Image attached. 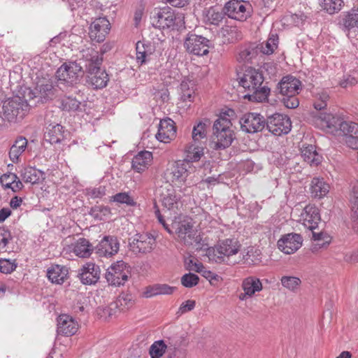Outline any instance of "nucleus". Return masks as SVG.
<instances>
[{"label":"nucleus","instance_id":"41","mask_svg":"<svg viewBox=\"0 0 358 358\" xmlns=\"http://www.w3.org/2000/svg\"><path fill=\"white\" fill-rule=\"evenodd\" d=\"M175 289L176 287H171L166 284H157L152 287H148L144 292V296L146 298H149L158 294H171Z\"/></svg>","mask_w":358,"mask_h":358},{"label":"nucleus","instance_id":"54","mask_svg":"<svg viewBox=\"0 0 358 358\" xmlns=\"http://www.w3.org/2000/svg\"><path fill=\"white\" fill-rule=\"evenodd\" d=\"M343 1L342 0H323L322 8L329 14L341 10Z\"/></svg>","mask_w":358,"mask_h":358},{"label":"nucleus","instance_id":"52","mask_svg":"<svg viewBox=\"0 0 358 358\" xmlns=\"http://www.w3.org/2000/svg\"><path fill=\"white\" fill-rule=\"evenodd\" d=\"M13 240L10 231L6 227H0V251L7 252L8 245Z\"/></svg>","mask_w":358,"mask_h":358},{"label":"nucleus","instance_id":"34","mask_svg":"<svg viewBox=\"0 0 358 358\" xmlns=\"http://www.w3.org/2000/svg\"><path fill=\"white\" fill-rule=\"evenodd\" d=\"M329 191V185L323 179L314 178L311 181L310 192L314 198L321 199Z\"/></svg>","mask_w":358,"mask_h":358},{"label":"nucleus","instance_id":"14","mask_svg":"<svg viewBox=\"0 0 358 358\" xmlns=\"http://www.w3.org/2000/svg\"><path fill=\"white\" fill-rule=\"evenodd\" d=\"M155 238L148 234H136L132 242L129 243V247L134 253L150 252L155 245Z\"/></svg>","mask_w":358,"mask_h":358},{"label":"nucleus","instance_id":"33","mask_svg":"<svg viewBox=\"0 0 358 358\" xmlns=\"http://www.w3.org/2000/svg\"><path fill=\"white\" fill-rule=\"evenodd\" d=\"M242 288L249 297H252L256 292H260L262 288V283L260 280L255 276H249L245 278L242 282Z\"/></svg>","mask_w":358,"mask_h":358},{"label":"nucleus","instance_id":"63","mask_svg":"<svg viewBox=\"0 0 358 358\" xmlns=\"http://www.w3.org/2000/svg\"><path fill=\"white\" fill-rule=\"evenodd\" d=\"M154 99L157 101H161L162 103H166L169 100V92L166 87L155 90L153 93Z\"/></svg>","mask_w":358,"mask_h":358},{"label":"nucleus","instance_id":"61","mask_svg":"<svg viewBox=\"0 0 358 358\" xmlns=\"http://www.w3.org/2000/svg\"><path fill=\"white\" fill-rule=\"evenodd\" d=\"M17 268L15 260L8 259H0V271L3 273H10Z\"/></svg>","mask_w":358,"mask_h":358},{"label":"nucleus","instance_id":"22","mask_svg":"<svg viewBox=\"0 0 358 358\" xmlns=\"http://www.w3.org/2000/svg\"><path fill=\"white\" fill-rule=\"evenodd\" d=\"M78 329V324L71 317L61 315L57 319V331L58 334L65 336L74 335Z\"/></svg>","mask_w":358,"mask_h":358},{"label":"nucleus","instance_id":"32","mask_svg":"<svg viewBox=\"0 0 358 358\" xmlns=\"http://www.w3.org/2000/svg\"><path fill=\"white\" fill-rule=\"evenodd\" d=\"M66 276L67 269L59 265H52L47 271V277L52 283L61 285Z\"/></svg>","mask_w":358,"mask_h":358},{"label":"nucleus","instance_id":"64","mask_svg":"<svg viewBox=\"0 0 358 358\" xmlns=\"http://www.w3.org/2000/svg\"><path fill=\"white\" fill-rule=\"evenodd\" d=\"M187 269L194 271L197 273H201L204 269L203 265L200 262H194L192 259H189L185 261Z\"/></svg>","mask_w":358,"mask_h":358},{"label":"nucleus","instance_id":"1","mask_svg":"<svg viewBox=\"0 0 358 358\" xmlns=\"http://www.w3.org/2000/svg\"><path fill=\"white\" fill-rule=\"evenodd\" d=\"M236 115L233 109H223L213 125L212 143L216 150L229 148L236 139L231 120Z\"/></svg>","mask_w":358,"mask_h":358},{"label":"nucleus","instance_id":"13","mask_svg":"<svg viewBox=\"0 0 358 358\" xmlns=\"http://www.w3.org/2000/svg\"><path fill=\"white\" fill-rule=\"evenodd\" d=\"M266 122L259 113H248L241 118L239 123L243 131L253 134L262 131L266 127Z\"/></svg>","mask_w":358,"mask_h":358},{"label":"nucleus","instance_id":"48","mask_svg":"<svg viewBox=\"0 0 358 358\" xmlns=\"http://www.w3.org/2000/svg\"><path fill=\"white\" fill-rule=\"evenodd\" d=\"M110 213V208L102 205L92 207L89 213L92 217L97 220H105Z\"/></svg>","mask_w":358,"mask_h":358},{"label":"nucleus","instance_id":"60","mask_svg":"<svg viewBox=\"0 0 358 358\" xmlns=\"http://www.w3.org/2000/svg\"><path fill=\"white\" fill-rule=\"evenodd\" d=\"M199 280V276L192 273H186L181 278L182 285L188 288L196 286L198 284Z\"/></svg>","mask_w":358,"mask_h":358},{"label":"nucleus","instance_id":"55","mask_svg":"<svg viewBox=\"0 0 358 358\" xmlns=\"http://www.w3.org/2000/svg\"><path fill=\"white\" fill-rule=\"evenodd\" d=\"M343 24L347 30L358 27V13L352 10L348 13L343 19Z\"/></svg>","mask_w":358,"mask_h":358},{"label":"nucleus","instance_id":"36","mask_svg":"<svg viewBox=\"0 0 358 358\" xmlns=\"http://www.w3.org/2000/svg\"><path fill=\"white\" fill-rule=\"evenodd\" d=\"M187 166L190 167L188 162H178L173 164L171 169V174L172 175V181L186 180L189 175Z\"/></svg>","mask_w":358,"mask_h":358},{"label":"nucleus","instance_id":"56","mask_svg":"<svg viewBox=\"0 0 358 358\" xmlns=\"http://www.w3.org/2000/svg\"><path fill=\"white\" fill-rule=\"evenodd\" d=\"M110 201L122 204H127L129 206H135L136 205V202L128 192L117 193L111 197Z\"/></svg>","mask_w":358,"mask_h":358},{"label":"nucleus","instance_id":"59","mask_svg":"<svg viewBox=\"0 0 358 358\" xmlns=\"http://www.w3.org/2000/svg\"><path fill=\"white\" fill-rule=\"evenodd\" d=\"M329 99V96L326 92H322L317 94L316 100L314 102V108L317 110L324 109L327 106V101Z\"/></svg>","mask_w":358,"mask_h":358},{"label":"nucleus","instance_id":"26","mask_svg":"<svg viewBox=\"0 0 358 358\" xmlns=\"http://www.w3.org/2000/svg\"><path fill=\"white\" fill-rule=\"evenodd\" d=\"M133 305L132 296L129 294H120L116 301L111 303L108 306L103 308V313L111 316L113 313L112 311L120 309L122 311L129 309Z\"/></svg>","mask_w":358,"mask_h":358},{"label":"nucleus","instance_id":"4","mask_svg":"<svg viewBox=\"0 0 358 358\" xmlns=\"http://www.w3.org/2000/svg\"><path fill=\"white\" fill-rule=\"evenodd\" d=\"M80 59L81 57L79 62H66L57 70L55 73L57 87L62 92H69V90L80 81V78L84 73L81 64L85 63L83 60Z\"/></svg>","mask_w":358,"mask_h":358},{"label":"nucleus","instance_id":"20","mask_svg":"<svg viewBox=\"0 0 358 358\" xmlns=\"http://www.w3.org/2000/svg\"><path fill=\"white\" fill-rule=\"evenodd\" d=\"M342 122L341 117L331 113H320L316 117V124L322 129L331 133L340 129Z\"/></svg>","mask_w":358,"mask_h":358},{"label":"nucleus","instance_id":"38","mask_svg":"<svg viewBox=\"0 0 358 358\" xmlns=\"http://www.w3.org/2000/svg\"><path fill=\"white\" fill-rule=\"evenodd\" d=\"M259 52V46L251 44L243 47L240 51L237 59L240 62H250Z\"/></svg>","mask_w":358,"mask_h":358},{"label":"nucleus","instance_id":"3","mask_svg":"<svg viewBox=\"0 0 358 358\" xmlns=\"http://www.w3.org/2000/svg\"><path fill=\"white\" fill-rule=\"evenodd\" d=\"M85 62L87 83L94 89H102L107 85L109 80L105 70L101 69L103 58L99 56L98 51L94 48H87L81 51V59Z\"/></svg>","mask_w":358,"mask_h":358},{"label":"nucleus","instance_id":"17","mask_svg":"<svg viewBox=\"0 0 358 358\" xmlns=\"http://www.w3.org/2000/svg\"><path fill=\"white\" fill-rule=\"evenodd\" d=\"M101 270L98 265L88 262L82 266L78 273V278L84 285H94L100 278Z\"/></svg>","mask_w":358,"mask_h":358},{"label":"nucleus","instance_id":"12","mask_svg":"<svg viewBox=\"0 0 358 358\" xmlns=\"http://www.w3.org/2000/svg\"><path fill=\"white\" fill-rule=\"evenodd\" d=\"M266 128L275 136L288 134L292 128V122L287 115L275 113L267 117Z\"/></svg>","mask_w":358,"mask_h":358},{"label":"nucleus","instance_id":"47","mask_svg":"<svg viewBox=\"0 0 358 358\" xmlns=\"http://www.w3.org/2000/svg\"><path fill=\"white\" fill-rule=\"evenodd\" d=\"M278 37L276 34H271L265 43H262L259 51L264 55H271L278 47Z\"/></svg>","mask_w":358,"mask_h":358},{"label":"nucleus","instance_id":"39","mask_svg":"<svg viewBox=\"0 0 358 358\" xmlns=\"http://www.w3.org/2000/svg\"><path fill=\"white\" fill-rule=\"evenodd\" d=\"M136 60L141 65L146 63L150 59L152 52L150 45H145V43L138 41L136 43Z\"/></svg>","mask_w":358,"mask_h":358},{"label":"nucleus","instance_id":"10","mask_svg":"<svg viewBox=\"0 0 358 358\" xmlns=\"http://www.w3.org/2000/svg\"><path fill=\"white\" fill-rule=\"evenodd\" d=\"M29 104L20 96L9 99L3 105V114L10 122L22 119L29 110Z\"/></svg>","mask_w":358,"mask_h":358},{"label":"nucleus","instance_id":"40","mask_svg":"<svg viewBox=\"0 0 358 358\" xmlns=\"http://www.w3.org/2000/svg\"><path fill=\"white\" fill-rule=\"evenodd\" d=\"M225 15L223 9L220 11L214 7H210L206 12L204 20L206 24L217 26L222 22Z\"/></svg>","mask_w":358,"mask_h":358},{"label":"nucleus","instance_id":"45","mask_svg":"<svg viewBox=\"0 0 358 358\" xmlns=\"http://www.w3.org/2000/svg\"><path fill=\"white\" fill-rule=\"evenodd\" d=\"M187 157L189 162H198L203 155L202 144L192 143L186 150Z\"/></svg>","mask_w":358,"mask_h":358},{"label":"nucleus","instance_id":"9","mask_svg":"<svg viewBox=\"0 0 358 358\" xmlns=\"http://www.w3.org/2000/svg\"><path fill=\"white\" fill-rule=\"evenodd\" d=\"M129 275V267L124 262L121 260L113 264L107 269L105 278L109 285L119 287L124 285L128 280Z\"/></svg>","mask_w":358,"mask_h":358},{"label":"nucleus","instance_id":"53","mask_svg":"<svg viewBox=\"0 0 358 358\" xmlns=\"http://www.w3.org/2000/svg\"><path fill=\"white\" fill-rule=\"evenodd\" d=\"M85 195L92 199H101L106 194V187L104 185L90 187L85 189Z\"/></svg>","mask_w":358,"mask_h":358},{"label":"nucleus","instance_id":"27","mask_svg":"<svg viewBox=\"0 0 358 358\" xmlns=\"http://www.w3.org/2000/svg\"><path fill=\"white\" fill-rule=\"evenodd\" d=\"M301 155L303 161L311 166H317L321 162L322 157L317 152L313 145H303L301 148Z\"/></svg>","mask_w":358,"mask_h":358},{"label":"nucleus","instance_id":"23","mask_svg":"<svg viewBox=\"0 0 358 358\" xmlns=\"http://www.w3.org/2000/svg\"><path fill=\"white\" fill-rule=\"evenodd\" d=\"M304 226L310 230L317 229L321 218L319 209L315 206H306L301 215Z\"/></svg>","mask_w":358,"mask_h":358},{"label":"nucleus","instance_id":"2","mask_svg":"<svg viewBox=\"0 0 358 358\" xmlns=\"http://www.w3.org/2000/svg\"><path fill=\"white\" fill-rule=\"evenodd\" d=\"M239 80L240 85L247 92V94L244 95L245 99L254 102L268 101L271 90L268 86L264 85V76L259 70L248 67L245 69L242 76L239 77Z\"/></svg>","mask_w":358,"mask_h":358},{"label":"nucleus","instance_id":"28","mask_svg":"<svg viewBox=\"0 0 358 358\" xmlns=\"http://www.w3.org/2000/svg\"><path fill=\"white\" fill-rule=\"evenodd\" d=\"M152 159V152L141 151L133 158L132 169L138 173H141L148 168Z\"/></svg>","mask_w":358,"mask_h":358},{"label":"nucleus","instance_id":"21","mask_svg":"<svg viewBox=\"0 0 358 358\" xmlns=\"http://www.w3.org/2000/svg\"><path fill=\"white\" fill-rule=\"evenodd\" d=\"M301 86V82L292 76H287L282 78L278 85V90L282 96L296 95Z\"/></svg>","mask_w":358,"mask_h":358},{"label":"nucleus","instance_id":"49","mask_svg":"<svg viewBox=\"0 0 358 358\" xmlns=\"http://www.w3.org/2000/svg\"><path fill=\"white\" fill-rule=\"evenodd\" d=\"M280 282L285 288L292 292H296L301 284V279L295 276L284 275L281 278Z\"/></svg>","mask_w":358,"mask_h":358},{"label":"nucleus","instance_id":"58","mask_svg":"<svg viewBox=\"0 0 358 358\" xmlns=\"http://www.w3.org/2000/svg\"><path fill=\"white\" fill-rule=\"evenodd\" d=\"M312 231V238L315 241H322V243L318 245L320 248L324 247L330 243L331 237L322 231H316L315 229L310 230Z\"/></svg>","mask_w":358,"mask_h":358},{"label":"nucleus","instance_id":"57","mask_svg":"<svg viewBox=\"0 0 358 358\" xmlns=\"http://www.w3.org/2000/svg\"><path fill=\"white\" fill-rule=\"evenodd\" d=\"M339 130L348 136L358 135V123L343 120Z\"/></svg>","mask_w":358,"mask_h":358},{"label":"nucleus","instance_id":"44","mask_svg":"<svg viewBox=\"0 0 358 358\" xmlns=\"http://www.w3.org/2000/svg\"><path fill=\"white\" fill-rule=\"evenodd\" d=\"M61 108L67 112L81 110V101L71 96H65L61 101Z\"/></svg>","mask_w":358,"mask_h":358},{"label":"nucleus","instance_id":"30","mask_svg":"<svg viewBox=\"0 0 358 358\" xmlns=\"http://www.w3.org/2000/svg\"><path fill=\"white\" fill-rule=\"evenodd\" d=\"M0 182L5 189L10 188L14 192H18L24 187L19 177L13 173L2 175L0 178Z\"/></svg>","mask_w":358,"mask_h":358},{"label":"nucleus","instance_id":"7","mask_svg":"<svg viewBox=\"0 0 358 358\" xmlns=\"http://www.w3.org/2000/svg\"><path fill=\"white\" fill-rule=\"evenodd\" d=\"M61 90L57 87V82L53 84V82L50 79L43 78L40 80L36 83L35 91H29L28 96L30 99L38 98V101L42 103L46 102L49 100H52L57 96H59Z\"/></svg>","mask_w":358,"mask_h":358},{"label":"nucleus","instance_id":"18","mask_svg":"<svg viewBox=\"0 0 358 358\" xmlns=\"http://www.w3.org/2000/svg\"><path fill=\"white\" fill-rule=\"evenodd\" d=\"M302 237L298 234H288L278 241L279 250L285 254L294 253L302 245Z\"/></svg>","mask_w":358,"mask_h":358},{"label":"nucleus","instance_id":"37","mask_svg":"<svg viewBox=\"0 0 358 358\" xmlns=\"http://www.w3.org/2000/svg\"><path fill=\"white\" fill-rule=\"evenodd\" d=\"M180 196L178 195L173 189H168L167 194L162 197V205L169 210L178 208Z\"/></svg>","mask_w":358,"mask_h":358},{"label":"nucleus","instance_id":"50","mask_svg":"<svg viewBox=\"0 0 358 358\" xmlns=\"http://www.w3.org/2000/svg\"><path fill=\"white\" fill-rule=\"evenodd\" d=\"M167 345L163 340L155 341L150 347L149 355L151 358H161L165 353Z\"/></svg>","mask_w":358,"mask_h":358},{"label":"nucleus","instance_id":"46","mask_svg":"<svg viewBox=\"0 0 358 358\" xmlns=\"http://www.w3.org/2000/svg\"><path fill=\"white\" fill-rule=\"evenodd\" d=\"M206 124L203 122H199L194 125L192 129V143L202 144L201 140L206 139Z\"/></svg>","mask_w":358,"mask_h":358},{"label":"nucleus","instance_id":"35","mask_svg":"<svg viewBox=\"0 0 358 358\" xmlns=\"http://www.w3.org/2000/svg\"><path fill=\"white\" fill-rule=\"evenodd\" d=\"M27 146V140L22 136L18 137L9 151L10 159L13 162H17L20 156L24 152Z\"/></svg>","mask_w":358,"mask_h":358},{"label":"nucleus","instance_id":"6","mask_svg":"<svg viewBox=\"0 0 358 358\" xmlns=\"http://www.w3.org/2000/svg\"><path fill=\"white\" fill-rule=\"evenodd\" d=\"M184 47L189 53L203 56L208 54L213 43L206 37L189 32L185 38Z\"/></svg>","mask_w":358,"mask_h":358},{"label":"nucleus","instance_id":"29","mask_svg":"<svg viewBox=\"0 0 358 358\" xmlns=\"http://www.w3.org/2000/svg\"><path fill=\"white\" fill-rule=\"evenodd\" d=\"M64 127L59 124H50L44 134V138L50 144L60 143L64 138Z\"/></svg>","mask_w":358,"mask_h":358},{"label":"nucleus","instance_id":"42","mask_svg":"<svg viewBox=\"0 0 358 358\" xmlns=\"http://www.w3.org/2000/svg\"><path fill=\"white\" fill-rule=\"evenodd\" d=\"M349 201L351 205V217L354 222H358V182L354 184L350 189Z\"/></svg>","mask_w":358,"mask_h":358},{"label":"nucleus","instance_id":"62","mask_svg":"<svg viewBox=\"0 0 358 358\" xmlns=\"http://www.w3.org/2000/svg\"><path fill=\"white\" fill-rule=\"evenodd\" d=\"M282 101L286 108L290 109L296 108L299 105V101L296 95L283 96Z\"/></svg>","mask_w":358,"mask_h":358},{"label":"nucleus","instance_id":"24","mask_svg":"<svg viewBox=\"0 0 358 358\" xmlns=\"http://www.w3.org/2000/svg\"><path fill=\"white\" fill-rule=\"evenodd\" d=\"M172 229L174 230V233L178 236L180 242L183 244L189 243V238L196 230L194 229L191 222L187 220H183L180 222H173L172 223Z\"/></svg>","mask_w":358,"mask_h":358},{"label":"nucleus","instance_id":"11","mask_svg":"<svg viewBox=\"0 0 358 358\" xmlns=\"http://www.w3.org/2000/svg\"><path fill=\"white\" fill-rule=\"evenodd\" d=\"M152 25L160 29H174L178 21L181 22L180 16H178L169 7H165L157 10L151 17Z\"/></svg>","mask_w":358,"mask_h":358},{"label":"nucleus","instance_id":"5","mask_svg":"<svg viewBox=\"0 0 358 358\" xmlns=\"http://www.w3.org/2000/svg\"><path fill=\"white\" fill-rule=\"evenodd\" d=\"M238 242L232 238L220 241L213 248L207 249V257L210 262L222 263L227 262L230 256L238 253L240 249Z\"/></svg>","mask_w":358,"mask_h":358},{"label":"nucleus","instance_id":"8","mask_svg":"<svg viewBox=\"0 0 358 358\" xmlns=\"http://www.w3.org/2000/svg\"><path fill=\"white\" fill-rule=\"evenodd\" d=\"M223 10L229 18L243 22L251 16L252 7L248 1L230 0L224 4Z\"/></svg>","mask_w":358,"mask_h":358},{"label":"nucleus","instance_id":"31","mask_svg":"<svg viewBox=\"0 0 358 358\" xmlns=\"http://www.w3.org/2000/svg\"><path fill=\"white\" fill-rule=\"evenodd\" d=\"M94 248L88 240L85 238H80L73 245V251L79 257H89Z\"/></svg>","mask_w":358,"mask_h":358},{"label":"nucleus","instance_id":"51","mask_svg":"<svg viewBox=\"0 0 358 358\" xmlns=\"http://www.w3.org/2000/svg\"><path fill=\"white\" fill-rule=\"evenodd\" d=\"M189 243H186V245H194L196 251L206 250L209 248L208 244L205 243L201 235L198 233L197 230H195L192 235L189 238ZM207 255V253L206 254Z\"/></svg>","mask_w":358,"mask_h":358},{"label":"nucleus","instance_id":"16","mask_svg":"<svg viewBox=\"0 0 358 358\" xmlns=\"http://www.w3.org/2000/svg\"><path fill=\"white\" fill-rule=\"evenodd\" d=\"M110 30V22L106 17L96 18L90 27V38L98 43L104 41Z\"/></svg>","mask_w":358,"mask_h":358},{"label":"nucleus","instance_id":"25","mask_svg":"<svg viewBox=\"0 0 358 358\" xmlns=\"http://www.w3.org/2000/svg\"><path fill=\"white\" fill-rule=\"evenodd\" d=\"M19 173L20 178L24 182L31 183V185L39 184L45 178V174L43 171L33 166L22 167Z\"/></svg>","mask_w":358,"mask_h":358},{"label":"nucleus","instance_id":"19","mask_svg":"<svg viewBox=\"0 0 358 358\" xmlns=\"http://www.w3.org/2000/svg\"><path fill=\"white\" fill-rule=\"evenodd\" d=\"M176 136L175 122L170 118L160 120L156 138L160 142L169 143Z\"/></svg>","mask_w":358,"mask_h":358},{"label":"nucleus","instance_id":"43","mask_svg":"<svg viewBox=\"0 0 358 358\" xmlns=\"http://www.w3.org/2000/svg\"><path fill=\"white\" fill-rule=\"evenodd\" d=\"M195 92L194 83L189 80H182L180 83V99L182 101H194Z\"/></svg>","mask_w":358,"mask_h":358},{"label":"nucleus","instance_id":"15","mask_svg":"<svg viewBox=\"0 0 358 358\" xmlns=\"http://www.w3.org/2000/svg\"><path fill=\"white\" fill-rule=\"evenodd\" d=\"M120 249V243L116 236H105L94 248L96 253L100 257H112L117 254Z\"/></svg>","mask_w":358,"mask_h":358}]
</instances>
